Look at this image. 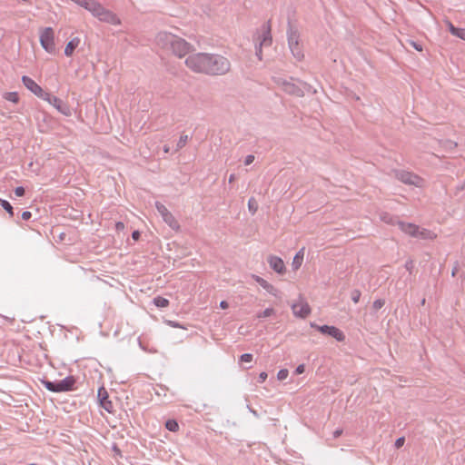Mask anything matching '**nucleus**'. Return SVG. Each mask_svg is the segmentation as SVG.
I'll list each match as a JSON object with an SVG mask.
<instances>
[{"label":"nucleus","instance_id":"nucleus-53","mask_svg":"<svg viewBox=\"0 0 465 465\" xmlns=\"http://www.w3.org/2000/svg\"><path fill=\"white\" fill-rule=\"evenodd\" d=\"M116 226H117V228H124V223H121V222H120V223H116Z\"/></svg>","mask_w":465,"mask_h":465},{"label":"nucleus","instance_id":"nucleus-8","mask_svg":"<svg viewBox=\"0 0 465 465\" xmlns=\"http://www.w3.org/2000/svg\"><path fill=\"white\" fill-rule=\"evenodd\" d=\"M155 207L164 223H166L173 230L177 231L180 229V225L177 220L163 203L156 202Z\"/></svg>","mask_w":465,"mask_h":465},{"label":"nucleus","instance_id":"nucleus-22","mask_svg":"<svg viewBox=\"0 0 465 465\" xmlns=\"http://www.w3.org/2000/svg\"><path fill=\"white\" fill-rule=\"evenodd\" d=\"M4 97L7 101H10V102L15 103V104H16L18 102V100H19V96H18V94L16 92L5 93Z\"/></svg>","mask_w":465,"mask_h":465},{"label":"nucleus","instance_id":"nucleus-25","mask_svg":"<svg viewBox=\"0 0 465 465\" xmlns=\"http://www.w3.org/2000/svg\"><path fill=\"white\" fill-rule=\"evenodd\" d=\"M457 143L450 140H446L442 143L443 148H445L447 151L454 150L457 147Z\"/></svg>","mask_w":465,"mask_h":465},{"label":"nucleus","instance_id":"nucleus-21","mask_svg":"<svg viewBox=\"0 0 465 465\" xmlns=\"http://www.w3.org/2000/svg\"><path fill=\"white\" fill-rule=\"evenodd\" d=\"M165 428L170 431L175 432L179 430V425L175 420H168L165 422Z\"/></svg>","mask_w":465,"mask_h":465},{"label":"nucleus","instance_id":"nucleus-41","mask_svg":"<svg viewBox=\"0 0 465 465\" xmlns=\"http://www.w3.org/2000/svg\"><path fill=\"white\" fill-rule=\"evenodd\" d=\"M267 377H268L267 373H266L265 371H262V372H261V373L259 374V377H258V381H258L259 383H262V382H264V381H266Z\"/></svg>","mask_w":465,"mask_h":465},{"label":"nucleus","instance_id":"nucleus-43","mask_svg":"<svg viewBox=\"0 0 465 465\" xmlns=\"http://www.w3.org/2000/svg\"><path fill=\"white\" fill-rule=\"evenodd\" d=\"M305 371V366L303 364H300L295 369V374L299 375L303 373Z\"/></svg>","mask_w":465,"mask_h":465},{"label":"nucleus","instance_id":"nucleus-37","mask_svg":"<svg viewBox=\"0 0 465 465\" xmlns=\"http://www.w3.org/2000/svg\"><path fill=\"white\" fill-rule=\"evenodd\" d=\"M302 89L304 90V93L307 92V93H316V90H312V87L306 84V83H302Z\"/></svg>","mask_w":465,"mask_h":465},{"label":"nucleus","instance_id":"nucleus-7","mask_svg":"<svg viewBox=\"0 0 465 465\" xmlns=\"http://www.w3.org/2000/svg\"><path fill=\"white\" fill-rule=\"evenodd\" d=\"M396 177L403 183L414 185L416 187H422L424 183V180L421 177L407 171L396 172Z\"/></svg>","mask_w":465,"mask_h":465},{"label":"nucleus","instance_id":"nucleus-34","mask_svg":"<svg viewBox=\"0 0 465 465\" xmlns=\"http://www.w3.org/2000/svg\"><path fill=\"white\" fill-rule=\"evenodd\" d=\"M240 360L242 362H251L252 361V354L244 353L241 356Z\"/></svg>","mask_w":465,"mask_h":465},{"label":"nucleus","instance_id":"nucleus-12","mask_svg":"<svg viewBox=\"0 0 465 465\" xmlns=\"http://www.w3.org/2000/svg\"><path fill=\"white\" fill-rule=\"evenodd\" d=\"M276 84L282 86V90L289 94L302 97L304 95V90L293 83L285 79L279 78L276 80Z\"/></svg>","mask_w":465,"mask_h":465},{"label":"nucleus","instance_id":"nucleus-18","mask_svg":"<svg viewBox=\"0 0 465 465\" xmlns=\"http://www.w3.org/2000/svg\"><path fill=\"white\" fill-rule=\"evenodd\" d=\"M80 39L78 37H74L72 40H70L64 49V54L66 56H71L75 50V48L79 45Z\"/></svg>","mask_w":465,"mask_h":465},{"label":"nucleus","instance_id":"nucleus-10","mask_svg":"<svg viewBox=\"0 0 465 465\" xmlns=\"http://www.w3.org/2000/svg\"><path fill=\"white\" fill-rule=\"evenodd\" d=\"M42 47L48 53L54 51V31L51 27H45L40 35Z\"/></svg>","mask_w":465,"mask_h":465},{"label":"nucleus","instance_id":"nucleus-20","mask_svg":"<svg viewBox=\"0 0 465 465\" xmlns=\"http://www.w3.org/2000/svg\"><path fill=\"white\" fill-rule=\"evenodd\" d=\"M153 302L158 308H165L169 305V301L162 296L154 297Z\"/></svg>","mask_w":465,"mask_h":465},{"label":"nucleus","instance_id":"nucleus-39","mask_svg":"<svg viewBox=\"0 0 465 465\" xmlns=\"http://www.w3.org/2000/svg\"><path fill=\"white\" fill-rule=\"evenodd\" d=\"M404 442H405V438L404 437L398 438L395 440V447H396V449H400L401 447H402Z\"/></svg>","mask_w":465,"mask_h":465},{"label":"nucleus","instance_id":"nucleus-9","mask_svg":"<svg viewBox=\"0 0 465 465\" xmlns=\"http://www.w3.org/2000/svg\"><path fill=\"white\" fill-rule=\"evenodd\" d=\"M311 327L316 329L322 334H326L335 338L338 341H342L345 339L343 332L334 326L318 325L314 322L311 323Z\"/></svg>","mask_w":465,"mask_h":465},{"label":"nucleus","instance_id":"nucleus-52","mask_svg":"<svg viewBox=\"0 0 465 465\" xmlns=\"http://www.w3.org/2000/svg\"><path fill=\"white\" fill-rule=\"evenodd\" d=\"M114 450L116 453H118V454H120V453H121L120 450L117 448V446H116V445H114Z\"/></svg>","mask_w":465,"mask_h":465},{"label":"nucleus","instance_id":"nucleus-38","mask_svg":"<svg viewBox=\"0 0 465 465\" xmlns=\"http://www.w3.org/2000/svg\"><path fill=\"white\" fill-rule=\"evenodd\" d=\"M409 44L417 51H422V45L420 43L410 40Z\"/></svg>","mask_w":465,"mask_h":465},{"label":"nucleus","instance_id":"nucleus-24","mask_svg":"<svg viewBox=\"0 0 465 465\" xmlns=\"http://www.w3.org/2000/svg\"><path fill=\"white\" fill-rule=\"evenodd\" d=\"M188 139H189V136L187 134H183L181 135L177 144H176V149H175V152L179 151L180 149H182L185 144L186 143L188 142Z\"/></svg>","mask_w":465,"mask_h":465},{"label":"nucleus","instance_id":"nucleus-49","mask_svg":"<svg viewBox=\"0 0 465 465\" xmlns=\"http://www.w3.org/2000/svg\"><path fill=\"white\" fill-rule=\"evenodd\" d=\"M236 179V176L234 173H232L230 176H229V183H232L235 181Z\"/></svg>","mask_w":465,"mask_h":465},{"label":"nucleus","instance_id":"nucleus-46","mask_svg":"<svg viewBox=\"0 0 465 465\" xmlns=\"http://www.w3.org/2000/svg\"><path fill=\"white\" fill-rule=\"evenodd\" d=\"M141 236V233L139 231H134L133 233H132V238L134 240V241H138L139 238Z\"/></svg>","mask_w":465,"mask_h":465},{"label":"nucleus","instance_id":"nucleus-26","mask_svg":"<svg viewBox=\"0 0 465 465\" xmlns=\"http://www.w3.org/2000/svg\"><path fill=\"white\" fill-rule=\"evenodd\" d=\"M1 206L11 215H14L13 207L6 200H0Z\"/></svg>","mask_w":465,"mask_h":465},{"label":"nucleus","instance_id":"nucleus-44","mask_svg":"<svg viewBox=\"0 0 465 465\" xmlns=\"http://www.w3.org/2000/svg\"><path fill=\"white\" fill-rule=\"evenodd\" d=\"M31 216H32V213L30 212L25 211V212L22 213V216L21 217H22L23 220L27 221V220H29L31 218Z\"/></svg>","mask_w":465,"mask_h":465},{"label":"nucleus","instance_id":"nucleus-27","mask_svg":"<svg viewBox=\"0 0 465 465\" xmlns=\"http://www.w3.org/2000/svg\"><path fill=\"white\" fill-rule=\"evenodd\" d=\"M274 313V310L272 308H267L263 312L258 314V318H267Z\"/></svg>","mask_w":465,"mask_h":465},{"label":"nucleus","instance_id":"nucleus-55","mask_svg":"<svg viewBox=\"0 0 465 465\" xmlns=\"http://www.w3.org/2000/svg\"><path fill=\"white\" fill-rule=\"evenodd\" d=\"M420 303H421L422 305H424V304H425V299H422V301H420Z\"/></svg>","mask_w":465,"mask_h":465},{"label":"nucleus","instance_id":"nucleus-5","mask_svg":"<svg viewBox=\"0 0 465 465\" xmlns=\"http://www.w3.org/2000/svg\"><path fill=\"white\" fill-rule=\"evenodd\" d=\"M397 224L399 228L405 233L410 234L414 237H420L422 239H433L436 237V234L431 232L429 230L422 229L420 230L419 226L413 223H407L401 221H398Z\"/></svg>","mask_w":465,"mask_h":465},{"label":"nucleus","instance_id":"nucleus-54","mask_svg":"<svg viewBox=\"0 0 465 465\" xmlns=\"http://www.w3.org/2000/svg\"><path fill=\"white\" fill-rule=\"evenodd\" d=\"M170 324H171L172 326H173V327H178V326H179V325H178V323H174V322H170Z\"/></svg>","mask_w":465,"mask_h":465},{"label":"nucleus","instance_id":"nucleus-13","mask_svg":"<svg viewBox=\"0 0 465 465\" xmlns=\"http://www.w3.org/2000/svg\"><path fill=\"white\" fill-rule=\"evenodd\" d=\"M271 44H272L271 24H270V21H268L266 24H264L262 25V36L259 43V45L255 46V53L260 60H262V45H270Z\"/></svg>","mask_w":465,"mask_h":465},{"label":"nucleus","instance_id":"nucleus-4","mask_svg":"<svg viewBox=\"0 0 465 465\" xmlns=\"http://www.w3.org/2000/svg\"><path fill=\"white\" fill-rule=\"evenodd\" d=\"M287 36H288L289 48H290L292 55L298 61L302 60L304 57V54H303L302 48L300 45V42H299L300 35H299L298 30L295 27H293L291 25V23H289Z\"/></svg>","mask_w":465,"mask_h":465},{"label":"nucleus","instance_id":"nucleus-50","mask_svg":"<svg viewBox=\"0 0 465 465\" xmlns=\"http://www.w3.org/2000/svg\"><path fill=\"white\" fill-rule=\"evenodd\" d=\"M457 272H458V266H455V267L453 268L452 272H451V275H452V276H455V275H456V273H457Z\"/></svg>","mask_w":465,"mask_h":465},{"label":"nucleus","instance_id":"nucleus-3","mask_svg":"<svg viewBox=\"0 0 465 465\" xmlns=\"http://www.w3.org/2000/svg\"><path fill=\"white\" fill-rule=\"evenodd\" d=\"M76 380L74 376H67L64 380L51 381L43 380L42 383L46 390L52 392H65L74 389Z\"/></svg>","mask_w":465,"mask_h":465},{"label":"nucleus","instance_id":"nucleus-17","mask_svg":"<svg viewBox=\"0 0 465 465\" xmlns=\"http://www.w3.org/2000/svg\"><path fill=\"white\" fill-rule=\"evenodd\" d=\"M268 263L270 265V267L275 271L276 272L280 273V274H282L284 273L285 272V265H284V262L283 261L278 257V256H274V255H270L268 257Z\"/></svg>","mask_w":465,"mask_h":465},{"label":"nucleus","instance_id":"nucleus-14","mask_svg":"<svg viewBox=\"0 0 465 465\" xmlns=\"http://www.w3.org/2000/svg\"><path fill=\"white\" fill-rule=\"evenodd\" d=\"M292 310L296 317L306 318L311 313V308L307 302L300 300L292 305Z\"/></svg>","mask_w":465,"mask_h":465},{"label":"nucleus","instance_id":"nucleus-45","mask_svg":"<svg viewBox=\"0 0 465 465\" xmlns=\"http://www.w3.org/2000/svg\"><path fill=\"white\" fill-rule=\"evenodd\" d=\"M382 220L385 222V223H393V218L391 217L389 214H385L383 217H382Z\"/></svg>","mask_w":465,"mask_h":465},{"label":"nucleus","instance_id":"nucleus-42","mask_svg":"<svg viewBox=\"0 0 465 465\" xmlns=\"http://www.w3.org/2000/svg\"><path fill=\"white\" fill-rule=\"evenodd\" d=\"M446 25H447V26H448V29H449L450 33L453 35H454V33H455V31H456V29H457V27H455V26L452 25V23H451V22H450V21H447V22H446Z\"/></svg>","mask_w":465,"mask_h":465},{"label":"nucleus","instance_id":"nucleus-1","mask_svg":"<svg viewBox=\"0 0 465 465\" xmlns=\"http://www.w3.org/2000/svg\"><path fill=\"white\" fill-rule=\"evenodd\" d=\"M156 45L179 58L185 56L193 50V46L184 39L168 32H160L155 37Z\"/></svg>","mask_w":465,"mask_h":465},{"label":"nucleus","instance_id":"nucleus-31","mask_svg":"<svg viewBox=\"0 0 465 465\" xmlns=\"http://www.w3.org/2000/svg\"><path fill=\"white\" fill-rule=\"evenodd\" d=\"M253 279L255 280V282L257 283H259L263 289H265V287L268 285V282L265 281L264 279H262V277L260 276H257V275H253Z\"/></svg>","mask_w":465,"mask_h":465},{"label":"nucleus","instance_id":"nucleus-47","mask_svg":"<svg viewBox=\"0 0 465 465\" xmlns=\"http://www.w3.org/2000/svg\"><path fill=\"white\" fill-rule=\"evenodd\" d=\"M342 434V430L341 429H337L333 431V438L334 439H337L339 438L341 435Z\"/></svg>","mask_w":465,"mask_h":465},{"label":"nucleus","instance_id":"nucleus-15","mask_svg":"<svg viewBox=\"0 0 465 465\" xmlns=\"http://www.w3.org/2000/svg\"><path fill=\"white\" fill-rule=\"evenodd\" d=\"M22 82L24 85L30 90L36 96L42 98L45 95V91L42 89L40 85H38L32 78L29 76L24 75L22 77Z\"/></svg>","mask_w":465,"mask_h":465},{"label":"nucleus","instance_id":"nucleus-33","mask_svg":"<svg viewBox=\"0 0 465 465\" xmlns=\"http://www.w3.org/2000/svg\"><path fill=\"white\" fill-rule=\"evenodd\" d=\"M455 36L462 39L465 41V29L464 28H458L456 29L454 35Z\"/></svg>","mask_w":465,"mask_h":465},{"label":"nucleus","instance_id":"nucleus-35","mask_svg":"<svg viewBox=\"0 0 465 465\" xmlns=\"http://www.w3.org/2000/svg\"><path fill=\"white\" fill-rule=\"evenodd\" d=\"M25 190L23 186H18L15 189V194L17 197H22L25 195Z\"/></svg>","mask_w":465,"mask_h":465},{"label":"nucleus","instance_id":"nucleus-29","mask_svg":"<svg viewBox=\"0 0 465 465\" xmlns=\"http://www.w3.org/2000/svg\"><path fill=\"white\" fill-rule=\"evenodd\" d=\"M384 304H385L384 300L378 299V300L374 301L372 307L375 311H378V310L381 309L384 306Z\"/></svg>","mask_w":465,"mask_h":465},{"label":"nucleus","instance_id":"nucleus-40","mask_svg":"<svg viewBox=\"0 0 465 465\" xmlns=\"http://www.w3.org/2000/svg\"><path fill=\"white\" fill-rule=\"evenodd\" d=\"M254 159H255V158H254V155H252V154H249V155H247V156L245 157V160H244V164H245V165H250L251 163H253Z\"/></svg>","mask_w":465,"mask_h":465},{"label":"nucleus","instance_id":"nucleus-23","mask_svg":"<svg viewBox=\"0 0 465 465\" xmlns=\"http://www.w3.org/2000/svg\"><path fill=\"white\" fill-rule=\"evenodd\" d=\"M248 209L252 214H254L258 209V203L254 198H250L248 201Z\"/></svg>","mask_w":465,"mask_h":465},{"label":"nucleus","instance_id":"nucleus-11","mask_svg":"<svg viewBox=\"0 0 465 465\" xmlns=\"http://www.w3.org/2000/svg\"><path fill=\"white\" fill-rule=\"evenodd\" d=\"M42 99L47 101L50 104H52L54 107H55L61 114L64 115H70L71 111L69 106L63 102L60 98L49 94L45 93L44 97Z\"/></svg>","mask_w":465,"mask_h":465},{"label":"nucleus","instance_id":"nucleus-48","mask_svg":"<svg viewBox=\"0 0 465 465\" xmlns=\"http://www.w3.org/2000/svg\"><path fill=\"white\" fill-rule=\"evenodd\" d=\"M228 306H229V305H228V302H227L226 301H222V302H220V307H221L222 309H226V308H228Z\"/></svg>","mask_w":465,"mask_h":465},{"label":"nucleus","instance_id":"nucleus-16","mask_svg":"<svg viewBox=\"0 0 465 465\" xmlns=\"http://www.w3.org/2000/svg\"><path fill=\"white\" fill-rule=\"evenodd\" d=\"M98 400L102 408H104L108 412H113V402L109 400V395L106 390L104 387H101L98 390Z\"/></svg>","mask_w":465,"mask_h":465},{"label":"nucleus","instance_id":"nucleus-28","mask_svg":"<svg viewBox=\"0 0 465 465\" xmlns=\"http://www.w3.org/2000/svg\"><path fill=\"white\" fill-rule=\"evenodd\" d=\"M264 290L273 296H277L279 292L278 290L271 283H268Z\"/></svg>","mask_w":465,"mask_h":465},{"label":"nucleus","instance_id":"nucleus-6","mask_svg":"<svg viewBox=\"0 0 465 465\" xmlns=\"http://www.w3.org/2000/svg\"><path fill=\"white\" fill-rule=\"evenodd\" d=\"M206 53H197L189 55L185 60V64L189 69L195 73L204 74L206 65Z\"/></svg>","mask_w":465,"mask_h":465},{"label":"nucleus","instance_id":"nucleus-36","mask_svg":"<svg viewBox=\"0 0 465 465\" xmlns=\"http://www.w3.org/2000/svg\"><path fill=\"white\" fill-rule=\"evenodd\" d=\"M404 267H405V269H406L410 273H411L412 269H413V267H414L413 261H411V260H408V261L405 262Z\"/></svg>","mask_w":465,"mask_h":465},{"label":"nucleus","instance_id":"nucleus-51","mask_svg":"<svg viewBox=\"0 0 465 465\" xmlns=\"http://www.w3.org/2000/svg\"><path fill=\"white\" fill-rule=\"evenodd\" d=\"M163 152H164L165 153H168L170 152V147H169L168 145H164V146H163Z\"/></svg>","mask_w":465,"mask_h":465},{"label":"nucleus","instance_id":"nucleus-32","mask_svg":"<svg viewBox=\"0 0 465 465\" xmlns=\"http://www.w3.org/2000/svg\"><path fill=\"white\" fill-rule=\"evenodd\" d=\"M361 298V292L359 290H353L351 292V300L354 303H358Z\"/></svg>","mask_w":465,"mask_h":465},{"label":"nucleus","instance_id":"nucleus-56","mask_svg":"<svg viewBox=\"0 0 465 465\" xmlns=\"http://www.w3.org/2000/svg\"><path fill=\"white\" fill-rule=\"evenodd\" d=\"M29 465H37V464H35V463H31V464H29Z\"/></svg>","mask_w":465,"mask_h":465},{"label":"nucleus","instance_id":"nucleus-2","mask_svg":"<svg viewBox=\"0 0 465 465\" xmlns=\"http://www.w3.org/2000/svg\"><path fill=\"white\" fill-rule=\"evenodd\" d=\"M205 58V74L223 75L231 69L230 61L223 55L206 53Z\"/></svg>","mask_w":465,"mask_h":465},{"label":"nucleus","instance_id":"nucleus-30","mask_svg":"<svg viewBox=\"0 0 465 465\" xmlns=\"http://www.w3.org/2000/svg\"><path fill=\"white\" fill-rule=\"evenodd\" d=\"M289 375V371L286 369L280 370L277 374V378L279 381L285 380Z\"/></svg>","mask_w":465,"mask_h":465},{"label":"nucleus","instance_id":"nucleus-19","mask_svg":"<svg viewBox=\"0 0 465 465\" xmlns=\"http://www.w3.org/2000/svg\"><path fill=\"white\" fill-rule=\"evenodd\" d=\"M303 256H304V248H302L296 253V255L293 257L292 263L293 270H298L301 267L302 261H303Z\"/></svg>","mask_w":465,"mask_h":465}]
</instances>
